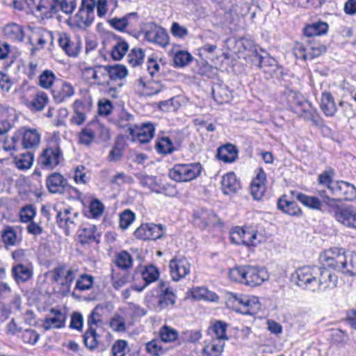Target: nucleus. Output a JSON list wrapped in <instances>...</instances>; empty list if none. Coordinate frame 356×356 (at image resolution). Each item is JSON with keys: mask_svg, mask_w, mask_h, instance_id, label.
<instances>
[{"mask_svg": "<svg viewBox=\"0 0 356 356\" xmlns=\"http://www.w3.org/2000/svg\"><path fill=\"white\" fill-rule=\"evenodd\" d=\"M296 284L312 292L323 291L337 286L338 277L327 268L321 270L316 266H305L298 268L293 275Z\"/></svg>", "mask_w": 356, "mask_h": 356, "instance_id": "nucleus-1", "label": "nucleus"}, {"mask_svg": "<svg viewBox=\"0 0 356 356\" xmlns=\"http://www.w3.org/2000/svg\"><path fill=\"white\" fill-rule=\"evenodd\" d=\"M40 142V134L35 129L22 128L14 133L11 137V144H5L6 151L17 150L20 147L26 149H33L38 147Z\"/></svg>", "mask_w": 356, "mask_h": 356, "instance_id": "nucleus-2", "label": "nucleus"}, {"mask_svg": "<svg viewBox=\"0 0 356 356\" xmlns=\"http://www.w3.org/2000/svg\"><path fill=\"white\" fill-rule=\"evenodd\" d=\"M76 0H38L33 12L38 13L41 17L47 18L52 14L62 11L65 14H71L76 7Z\"/></svg>", "mask_w": 356, "mask_h": 356, "instance_id": "nucleus-3", "label": "nucleus"}, {"mask_svg": "<svg viewBox=\"0 0 356 356\" xmlns=\"http://www.w3.org/2000/svg\"><path fill=\"white\" fill-rule=\"evenodd\" d=\"M63 161V152L57 143L48 144L38 159V164L40 168L47 170L55 169Z\"/></svg>", "mask_w": 356, "mask_h": 356, "instance_id": "nucleus-4", "label": "nucleus"}, {"mask_svg": "<svg viewBox=\"0 0 356 356\" xmlns=\"http://www.w3.org/2000/svg\"><path fill=\"white\" fill-rule=\"evenodd\" d=\"M202 170L203 167L199 162L179 163L170 170L168 175L177 182H188L200 177Z\"/></svg>", "mask_w": 356, "mask_h": 356, "instance_id": "nucleus-5", "label": "nucleus"}, {"mask_svg": "<svg viewBox=\"0 0 356 356\" xmlns=\"http://www.w3.org/2000/svg\"><path fill=\"white\" fill-rule=\"evenodd\" d=\"M53 280L59 285L63 295H67L71 289V286L77 276L78 269L69 267L66 264L60 265L53 270Z\"/></svg>", "mask_w": 356, "mask_h": 356, "instance_id": "nucleus-6", "label": "nucleus"}, {"mask_svg": "<svg viewBox=\"0 0 356 356\" xmlns=\"http://www.w3.org/2000/svg\"><path fill=\"white\" fill-rule=\"evenodd\" d=\"M346 253L343 249L333 248L323 252L319 257V260L323 268H330L337 271L342 272L346 262Z\"/></svg>", "mask_w": 356, "mask_h": 356, "instance_id": "nucleus-7", "label": "nucleus"}, {"mask_svg": "<svg viewBox=\"0 0 356 356\" xmlns=\"http://www.w3.org/2000/svg\"><path fill=\"white\" fill-rule=\"evenodd\" d=\"M229 302L234 307H238L241 313L253 315L260 309L259 300L255 296L231 293L229 296Z\"/></svg>", "mask_w": 356, "mask_h": 356, "instance_id": "nucleus-8", "label": "nucleus"}, {"mask_svg": "<svg viewBox=\"0 0 356 356\" xmlns=\"http://www.w3.org/2000/svg\"><path fill=\"white\" fill-rule=\"evenodd\" d=\"M232 242L246 246H256L260 241L257 239V232L252 226L236 227L230 234Z\"/></svg>", "mask_w": 356, "mask_h": 356, "instance_id": "nucleus-9", "label": "nucleus"}, {"mask_svg": "<svg viewBox=\"0 0 356 356\" xmlns=\"http://www.w3.org/2000/svg\"><path fill=\"white\" fill-rule=\"evenodd\" d=\"M336 203L342 200L353 202L356 200V187L353 184L343 180H337L330 191Z\"/></svg>", "mask_w": 356, "mask_h": 356, "instance_id": "nucleus-10", "label": "nucleus"}, {"mask_svg": "<svg viewBox=\"0 0 356 356\" xmlns=\"http://www.w3.org/2000/svg\"><path fill=\"white\" fill-rule=\"evenodd\" d=\"M95 0H82L81 7L74 18V24L81 29L91 25L94 19Z\"/></svg>", "mask_w": 356, "mask_h": 356, "instance_id": "nucleus-11", "label": "nucleus"}, {"mask_svg": "<svg viewBox=\"0 0 356 356\" xmlns=\"http://www.w3.org/2000/svg\"><path fill=\"white\" fill-rule=\"evenodd\" d=\"M335 220L343 225L356 228V207L353 205L341 207L339 204L330 213Z\"/></svg>", "mask_w": 356, "mask_h": 356, "instance_id": "nucleus-12", "label": "nucleus"}, {"mask_svg": "<svg viewBox=\"0 0 356 356\" xmlns=\"http://www.w3.org/2000/svg\"><path fill=\"white\" fill-rule=\"evenodd\" d=\"M111 27L120 32L134 31L139 25V16L136 12L127 13L122 17H113L108 20Z\"/></svg>", "mask_w": 356, "mask_h": 356, "instance_id": "nucleus-13", "label": "nucleus"}, {"mask_svg": "<svg viewBox=\"0 0 356 356\" xmlns=\"http://www.w3.org/2000/svg\"><path fill=\"white\" fill-rule=\"evenodd\" d=\"M56 211V222L59 227L64 229L66 235H70L78 224L79 214L72 208Z\"/></svg>", "mask_w": 356, "mask_h": 356, "instance_id": "nucleus-14", "label": "nucleus"}, {"mask_svg": "<svg viewBox=\"0 0 356 356\" xmlns=\"http://www.w3.org/2000/svg\"><path fill=\"white\" fill-rule=\"evenodd\" d=\"M143 34L147 41L160 47H165L169 43V36L166 31L155 24L147 25L143 31Z\"/></svg>", "mask_w": 356, "mask_h": 356, "instance_id": "nucleus-15", "label": "nucleus"}, {"mask_svg": "<svg viewBox=\"0 0 356 356\" xmlns=\"http://www.w3.org/2000/svg\"><path fill=\"white\" fill-rule=\"evenodd\" d=\"M129 134L134 140H138L140 143L149 142L154 136L155 127L152 123H143L139 126L128 124Z\"/></svg>", "mask_w": 356, "mask_h": 356, "instance_id": "nucleus-16", "label": "nucleus"}, {"mask_svg": "<svg viewBox=\"0 0 356 356\" xmlns=\"http://www.w3.org/2000/svg\"><path fill=\"white\" fill-rule=\"evenodd\" d=\"M169 267L174 281H179L191 273V264L184 257H175L170 260Z\"/></svg>", "mask_w": 356, "mask_h": 356, "instance_id": "nucleus-17", "label": "nucleus"}, {"mask_svg": "<svg viewBox=\"0 0 356 356\" xmlns=\"http://www.w3.org/2000/svg\"><path fill=\"white\" fill-rule=\"evenodd\" d=\"M267 273L257 266H245L243 284L254 287L261 285L266 279Z\"/></svg>", "mask_w": 356, "mask_h": 356, "instance_id": "nucleus-18", "label": "nucleus"}, {"mask_svg": "<svg viewBox=\"0 0 356 356\" xmlns=\"http://www.w3.org/2000/svg\"><path fill=\"white\" fill-rule=\"evenodd\" d=\"M51 93L54 102L60 104L72 97L74 94V89L71 83L57 80L51 90Z\"/></svg>", "mask_w": 356, "mask_h": 356, "instance_id": "nucleus-19", "label": "nucleus"}, {"mask_svg": "<svg viewBox=\"0 0 356 356\" xmlns=\"http://www.w3.org/2000/svg\"><path fill=\"white\" fill-rule=\"evenodd\" d=\"M46 186L53 194H63L69 188L67 180L58 172H53L47 177Z\"/></svg>", "mask_w": 356, "mask_h": 356, "instance_id": "nucleus-20", "label": "nucleus"}, {"mask_svg": "<svg viewBox=\"0 0 356 356\" xmlns=\"http://www.w3.org/2000/svg\"><path fill=\"white\" fill-rule=\"evenodd\" d=\"M33 265L31 263L13 264L11 275L17 284L25 283L33 277Z\"/></svg>", "mask_w": 356, "mask_h": 356, "instance_id": "nucleus-21", "label": "nucleus"}, {"mask_svg": "<svg viewBox=\"0 0 356 356\" xmlns=\"http://www.w3.org/2000/svg\"><path fill=\"white\" fill-rule=\"evenodd\" d=\"M255 172L256 177L250 185V193L254 200H259L266 190V175L262 168L257 169Z\"/></svg>", "mask_w": 356, "mask_h": 356, "instance_id": "nucleus-22", "label": "nucleus"}, {"mask_svg": "<svg viewBox=\"0 0 356 356\" xmlns=\"http://www.w3.org/2000/svg\"><path fill=\"white\" fill-rule=\"evenodd\" d=\"M50 313L53 316L47 317L43 322L42 327L45 330L60 329L65 327L67 315L60 309L52 308Z\"/></svg>", "mask_w": 356, "mask_h": 356, "instance_id": "nucleus-23", "label": "nucleus"}, {"mask_svg": "<svg viewBox=\"0 0 356 356\" xmlns=\"http://www.w3.org/2000/svg\"><path fill=\"white\" fill-rule=\"evenodd\" d=\"M59 46L71 57L76 56L81 49V42L76 38L72 39L70 36L65 33H61L58 38Z\"/></svg>", "mask_w": 356, "mask_h": 356, "instance_id": "nucleus-24", "label": "nucleus"}, {"mask_svg": "<svg viewBox=\"0 0 356 356\" xmlns=\"http://www.w3.org/2000/svg\"><path fill=\"white\" fill-rule=\"evenodd\" d=\"M127 76V68L122 65H108V86H118L121 87L122 79Z\"/></svg>", "mask_w": 356, "mask_h": 356, "instance_id": "nucleus-25", "label": "nucleus"}, {"mask_svg": "<svg viewBox=\"0 0 356 356\" xmlns=\"http://www.w3.org/2000/svg\"><path fill=\"white\" fill-rule=\"evenodd\" d=\"M28 29L25 30L24 26L17 23H9L3 28L4 36L13 42H22L26 35H29Z\"/></svg>", "mask_w": 356, "mask_h": 356, "instance_id": "nucleus-26", "label": "nucleus"}, {"mask_svg": "<svg viewBox=\"0 0 356 356\" xmlns=\"http://www.w3.org/2000/svg\"><path fill=\"white\" fill-rule=\"evenodd\" d=\"M29 31V43L32 45H38L42 47L48 41L51 40L52 35L51 32L47 31L42 28H28Z\"/></svg>", "mask_w": 356, "mask_h": 356, "instance_id": "nucleus-27", "label": "nucleus"}, {"mask_svg": "<svg viewBox=\"0 0 356 356\" xmlns=\"http://www.w3.org/2000/svg\"><path fill=\"white\" fill-rule=\"evenodd\" d=\"M319 107L323 113L329 118L334 117L338 111L334 98L328 91H323L322 92Z\"/></svg>", "mask_w": 356, "mask_h": 356, "instance_id": "nucleus-28", "label": "nucleus"}, {"mask_svg": "<svg viewBox=\"0 0 356 356\" xmlns=\"http://www.w3.org/2000/svg\"><path fill=\"white\" fill-rule=\"evenodd\" d=\"M222 191L225 195L236 193L241 188V182L233 172L224 175L221 179Z\"/></svg>", "mask_w": 356, "mask_h": 356, "instance_id": "nucleus-29", "label": "nucleus"}, {"mask_svg": "<svg viewBox=\"0 0 356 356\" xmlns=\"http://www.w3.org/2000/svg\"><path fill=\"white\" fill-rule=\"evenodd\" d=\"M49 102V97L47 93L43 91H37L34 93L32 100L26 99L24 104L32 111H41Z\"/></svg>", "mask_w": 356, "mask_h": 356, "instance_id": "nucleus-30", "label": "nucleus"}, {"mask_svg": "<svg viewBox=\"0 0 356 356\" xmlns=\"http://www.w3.org/2000/svg\"><path fill=\"white\" fill-rule=\"evenodd\" d=\"M141 275L145 284L142 286H134L135 291H142L147 286L156 282L159 277V271L155 266L148 265L143 270Z\"/></svg>", "mask_w": 356, "mask_h": 356, "instance_id": "nucleus-31", "label": "nucleus"}, {"mask_svg": "<svg viewBox=\"0 0 356 356\" xmlns=\"http://www.w3.org/2000/svg\"><path fill=\"white\" fill-rule=\"evenodd\" d=\"M213 98L219 104L229 102L232 98L231 91L222 83H215L212 87Z\"/></svg>", "mask_w": 356, "mask_h": 356, "instance_id": "nucleus-32", "label": "nucleus"}, {"mask_svg": "<svg viewBox=\"0 0 356 356\" xmlns=\"http://www.w3.org/2000/svg\"><path fill=\"white\" fill-rule=\"evenodd\" d=\"M238 149L232 144H227L218 148L217 156L219 160L230 163L238 159Z\"/></svg>", "mask_w": 356, "mask_h": 356, "instance_id": "nucleus-33", "label": "nucleus"}, {"mask_svg": "<svg viewBox=\"0 0 356 356\" xmlns=\"http://www.w3.org/2000/svg\"><path fill=\"white\" fill-rule=\"evenodd\" d=\"M215 220L216 216L210 211L201 209L194 213V223L200 227L205 228Z\"/></svg>", "mask_w": 356, "mask_h": 356, "instance_id": "nucleus-34", "label": "nucleus"}, {"mask_svg": "<svg viewBox=\"0 0 356 356\" xmlns=\"http://www.w3.org/2000/svg\"><path fill=\"white\" fill-rule=\"evenodd\" d=\"M137 178L142 186L147 188L151 191L156 193H163V188L161 187V184L157 181L156 177L147 175H137Z\"/></svg>", "mask_w": 356, "mask_h": 356, "instance_id": "nucleus-35", "label": "nucleus"}, {"mask_svg": "<svg viewBox=\"0 0 356 356\" xmlns=\"http://www.w3.org/2000/svg\"><path fill=\"white\" fill-rule=\"evenodd\" d=\"M277 208L290 216H300L302 213L300 208L296 202L289 201L283 197L278 200Z\"/></svg>", "mask_w": 356, "mask_h": 356, "instance_id": "nucleus-36", "label": "nucleus"}, {"mask_svg": "<svg viewBox=\"0 0 356 356\" xmlns=\"http://www.w3.org/2000/svg\"><path fill=\"white\" fill-rule=\"evenodd\" d=\"M296 199L300 201L305 207L316 211L323 210V202L316 196H310L304 193H298Z\"/></svg>", "mask_w": 356, "mask_h": 356, "instance_id": "nucleus-37", "label": "nucleus"}, {"mask_svg": "<svg viewBox=\"0 0 356 356\" xmlns=\"http://www.w3.org/2000/svg\"><path fill=\"white\" fill-rule=\"evenodd\" d=\"M191 295L196 300H203L209 302H216L218 296L214 292L209 291L204 287H195L191 291Z\"/></svg>", "mask_w": 356, "mask_h": 356, "instance_id": "nucleus-38", "label": "nucleus"}, {"mask_svg": "<svg viewBox=\"0 0 356 356\" xmlns=\"http://www.w3.org/2000/svg\"><path fill=\"white\" fill-rule=\"evenodd\" d=\"M300 116L305 121H311L316 127H321L323 124V120L316 108H302Z\"/></svg>", "mask_w": 356, "mask_h": 356, "instance_id": "nucleus-39", "label": "nucleus"}, {"mask_svg": "<svg viewBox=\"0 0 356 356\" xmlns=\"http://www.w3.org/2000/svg\"><path fill=\"white\" fill-rule=\"evenodd\" d=\"M225 343L220 340L213 339L202 350L203 356H220L224 349Z\"/></svg>", "mask_w": 356, "mask_h": 356, "instance_id": "nucleus-40", "label": "nucleus"}, {"mask_svg": "<svg viewBox=\"0 0 356 356\" xmlns=\"http://www.w3.org/2000/svg\"><path fill=\"white\" fill-rule=\"evenodd\" d=\"M175 302V296L172 289L166 287L158 297L157 304L159 309H163L170 305H173Z\"/></svg>", "mask_w": 356, "mask_h": 356, "instance_id": "nucleus-41", "label": "nucleus"}, {"mask_svg": "<svg viewBox=\"0 0 356 356\" xmlns=\"http://www.w3.org/2000/svg\"><path fill=\"white\" fill-rule=\"evenodd\" d=\"M328 29V25L325 22H318L307 25L304 29V34L308 37L321 35L325 34Z\"/></svg>", "mask_w": 356, "mask_h": 356, "instance_id": "nucleus-42", "label": "nucleus"}, {"mask_svg": "<svg viewBox=\"0 0 356 356\" xmlns=\"http://www.w3.org/2000/svg\"><path fill=\"white\" fill-rule=\"evenodd\" d=\"M97 227L92 225H88L83 227L79 234L81 243H89L92 242H98L95 235Z\"/></svg>", "mask_w": 356, "mask_h": 356, "instance_id": "nucleus-43", "label": "nucleus"}, {"mask_svg": "<svg viewBox=\"0 0 356 356\" xmlns=\"http://www.w3.org/2000/svg\"><path fill=\"white\" fill-rule=\"evenodd\" d=\"M83 337L84 344L89 350H93L98 347L99 336L96 330L87 329Z\"/></svg>", "mask_w": 356, "mask_h": 356, "instance_id": "nucleus-44", "label": "nucleus"}, {"mask_svg": "<svg viewBox=\"0 0 356 356\" xmlns=\"http://www.w3.org/2000/svg\"><path fill=\"white\" fill-rule=\"evenodd\" d=\"M138 88L143 89V92L147 95H153L161 91V86L158 83L146 81L144 78L140 77L137 81Z\"/></svg>", "mask_w": 356, "mask_h": 356, "instance_id": "nucleus-45", "label": "nucleus"}, {"mask_svg": "<svg viewBox=\"0 0 356 356\" xmlns=\"http://www.w3.org/2000/svg\"><path fill=\"white\" fill-rule=\"evenodd\" d=\"M36 207L33 204H29L22 207L19 212L20 222L27 223L33 220L36 216Z\"/></svg>", "mask_w": 356, "mask_h": 356, "instance_id": "nucleus-46", "label": "nucleus"}, {"mask_svg": "<svg viewBox=\"0 0 356 356\" xmlns=\"http://www.w3.org/2000/svg\"><path fill=\"white\" fill-rule=\"evenodd\" d=\"M192 60V55L184 50L177 51L173 56L174 65L177 67H184L188 65Z\"/></svg>", "mask_w": 356, "mask_h": 356, "instance_id": "nucleus-47", "label": "nucleus"}, {"mask_svg": "<svg viewBox=\"0 0 356 356\" xmlns=\"http://www.w3.org/2000/svg\"><path fill=\"white\" fill-rule=\"evenodd\" d=\"M129 49V44L119 38L116 44H115L111 50V56L115 60L122 59Z\"/></svg>", "mask_w": 356, "mask_h": 356, "instance_id": "nucleus-48", "label": "nucleus"}, {"mask_svg": "<svg viewBox=\"0 0 356 356\" xmlns=\"http://www.w3.org/2000/svg\"><path fill=\"white\" fill-rule=\"evenodd\" d=\"M145 53L141 48H133L127 56V62L132 67H136L143 63Z\"/></svg>", "mask_w": 356, "mask_h": 356, "instance_id": "nucleus-49", "label": "nucleus"}, {"mask_svg": "<svg viewBox=\"0 0 356 356\" xmlns=\"http://www.w3.org/2000/svg\"><path fill=\"white\" fill-rule=\"evenodd\" d=\"M95 138V132L90 127H86L79 134V143L81 145L89 147Z\"/></svg>", "mask_w": 356, "mask_h": 356, "instance_id": "nucleus-50", "label": "nucleus"}, {"mask_svg": "<svg viewBox=\"0 0 356 356\" xmlns=\"http://www.w3.org/2000/svg\"><path fill=\"white\" fill-rule=\"evenodd\" d=\"M16 167L19 170H27L33 164V154L31 152L22 154L15 159Z\"/></svg>", "mask_w": 356, "mask_h": 356, "instance_id": "nucleus-51", "label": "nucleus"}, {"mask_svg": "<svg viewBox=\"0 0 356 356\" xmlns=\"http://www.w3.org/2000/svg\"><path fill=\"white\" fill-rule=\"evenodd\" d=\"M95 83L108 86V65H95Z\"/></svg>", "mask_w": 356, "mask_h": 356, "instance_id": "nucleus-52", "label": "nucleus"}, {"mask_svg": "<svg viewBox=\"0 0 356 356\" xmlns=\"http://www.w3.org/2000/svg\"><path fill=\"white\" fill-rule=\"evenodd\" d=\"M227 323L222 321H216L213 323V325L211 327V329L216 334V340H220L223 341L225 340L228 339V337L227 334Z\"/></svg>", "mask_w": 356, "mask_h": 356, "instance_id": "nucleus-53", "label": "nucleus"}, {"mask_svg": "<svg viewBox=\"0 0 356 356\" xmlns=\"http://www.w3.org/2000/svg\"><path fill=\"white\" fill-rule=\"evenodd\" d=\"M161 340L163 343L172 342L178 338V332L168 325H163L159 330Z\"/></svg>", "mask_w": 356, "mask_h": 356, "instance_id": "nucleus-54", "label": "nucleus"}, {"mask_svg": "<svg viewBox=\"0 0 356 356\" xmlns=\"http://www.w3.org/2000/svg\"><path fill=\"white\" fill-rule=\"evenodd\" d=\"M2 241L6 246H14L17 245L18 239L16 231L13 227L8 226L2 232Z\"/></svg>", "mask_w": 356, "mask_h": 356, "instance_id": "nucleus-55", "label": "nucleus"}, {"mask_svg": "<svg viewBox=\"0 0 356 356\" xmlns=\"http://www.w3.org/2000/svg\"><path fill=\"white\" fill-rule=\"evenodd\" d=\"M102 323V315L99 313V309L95 307L87 318V329L97 330V327L100 326Z\"/></svg>", "mask_w": 356, "mask_h": 356, "instance_id": "nucleus-56", "label": "nucleus"}, {"mask_svg": "<svg viewBox=\"0 0 356 356\" xmlns=\"http://www.w3.org/2000/svg\"><path fill=\"white\" fill-rule=\"evenodd\" d=\"M156 148L159 153L163 154H171L175 151L173 144L168 137L160 138L156 143Z\"/></svg>", "mask_w": 356, "mask_h": 356, "instance_id": "nucleus-57", "label": "nucleus"}, {"mask_svg": "<svg viewBox=\"0 0 356 356\" xmlns=\"http://www.w3.org/2000/svg\"><path fill=\"white\" fill-rule=\"evenodd\" d=\"M104 211V204L99 200L95 199L90 203L88 217L97 219L102 216Z\"/></svg>", "mask_w": 356, "mask_h": 356, "instance_id": "nucleus-58", "label": "nucleus"}, {"mask_svg": "<svg viewBox=\"0 0 356 356\" xmlns=\"http://www.w3.org/2000/svg\"><path fill=\"white\" fill-rule=\"evenodd\" d=\"M115 264L119 268L127 270L133 265V259L127 251H122L116 257Z\"/></svg>", "mask_w": 356, "mask_h": 356, "instance_id": "nucleus-59", "label": "nucleus"}, {"mask_svg": "<svg viewBox=\"0 0 356 356\" xmlns=\"http://www.w3.org/2000/svg\"><path fill=\"white\" fill-rule=\"evenodd\" d=\"M162 343L161 339H152L146 343V350L153 356H160L165 351Z\"/></svg>", "mask_w": 356, "mask_h": 356, "instance_id": "nucleus-60", "label": "nucleus"}, {"mask_svg": "<svg viewBox=\"0 0 356 356\" xmlns=\"http://www.w3.org/2000/svg\"><path fill=\"white\" fill-rule=\"evenodd\" d=\"M346 262L342 270V273L351 276L356 275V253L351 252L348 254H346Z\"/></svg>", "mask_w": 356, "mask_h": 356, "instance_id": "nucleus-61", "label": "nucleus"}, {"mask_svg": "<svg viewBox=\"0 0 356 356\" xmlns=\"http://www.w3.org/2000/svg\"><path fill=\"white\" fill-rule=\"evenodd\" d=\"M56 81L54 73L49 70H44L39 76V85L44 88H50Z\"/></svg>", "mask_w": 356, "mask_h": 356, "instance_id": "nucleus-62", "label": "nucleus"}, {"mask_svg": "<svg viewBox=\"0 0 356 356\" xmlns=\"http://www.w3.org/2000/svg\"><path fill=\"white\" fill-rule=\"evenodd\" d=\"M94 277L92 275L83 274L76 280L75 289L79 291H86L92 288Z\"/></svg>", "mask_w": 356, "mask_h": 356, "instance_id": "nucleus-63", "label": "nucleus"}, {"mask_svg": "<svg viewBox=\"0 0 356 356\" xmlns=\"http://www.w3.org/2000/svg\"><path fill=\"white\" fill-rule=\"evenodd\" d=\"M134 220V213L129 209H126L120 216V226L122 229H125L130 226Z\"/></svg>", "mask_w": 356, "mask_h": 356, "instance_id": "nucleus-64", "label": "nucleus"}]
</instances>
